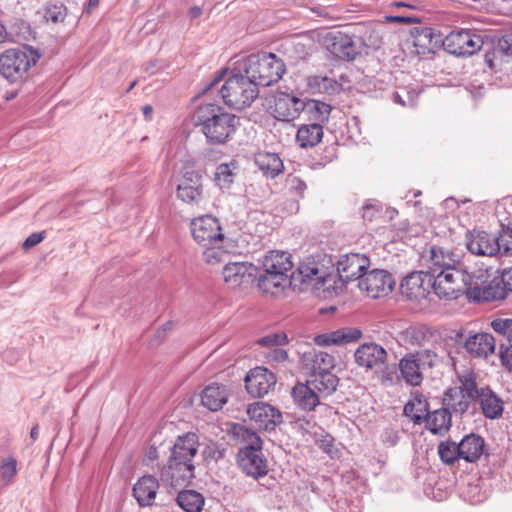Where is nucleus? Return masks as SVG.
I'll list each match as a JSON object with an SVG mask.
<instances>
[{
	"label": "nucleus",
	"mask_w": 512,
	"mask_h": 512,
	"mask_svg": "<svg viewBox=\"0 0 512 512\" xmlns=\"http://www.w3.org/2000/svg\"><path fill=\"white\" fill-rule=\"evenodd\" d=\"M426 428L435 435H444L451 427V413L447 408L436 409L428 412L424 419Z\"/></svg>",
	"instance_id": "nucleus-27"
},
{
	"label": "nucleus",
	"mask_w": 512,
	"mask_h": 512,
	"mask_svg": "<svg viewBox=\"0 0 512 512\" xmlns=\"http://www.w3.org/2000/svg\"><path fill=\"white\" fill-rule=\"evenodd\" d=\"M503 274L504 280L506 281V288H508L509 292H512V267L505 269Z\"/></svg>",
	"instance_id": "nucleus-63"
},
{
	"label": "nucleus",
	"mask_w": 512,
	"mask_h": 512,
	"mask_svg": "<svg viewBox=\"0 0 512 512\" xmlns=\"http://www.w3.org/2000/svg\"><path fill=\"white\" fill-rule=\"evenodd\" d=\"M302 112L307 114L312 122L323 125L329 120L331 106L325 102L312 99L305 102V108Z\"/></svg>",
	"instance_id": "nucleus-37"
},
{
	"label": "nucleus",
	"mask_w": 512,
	"mask_h": 512,
	"mask_svg": "<svg viewBox=\"0 0 512 512\" xmlns=\"http://www.w3.org/2000/svg\"><path fill=\"white\" fill-rule=\"evenodd\" d=\"M303 362L311 370V374L330 372L335 366V359L332 355L316 350L304 353Z\"/></svg>",
	"instance_id": "nucleus-26"
},
{
	"label": "nucleus",
	"mask_w": 512,
	"mask_h": 512,
	"mask_svg": "<svg viewBox=\"0 0 512 512\" xmlns=\"http://www.w3.org/2000/svg\"><path fill=\"white\" fill-rule=\"evenodd\" d=\"M188 15L191 19L199 18L202 15V9L199 6H193L189 9Z\"/></svg>",
	"instance_id": "nucleus-64"
},
{
	"label": "nucleus",
	"mask_w": 512,
	"mask_h": 512,
	"mask_svg": "<svg viewBox=\"0 0 512 512\" xmlns=\"http://www.w3.org/2000/svg\"><path fill=\"white\" fill-rule=\"evenodd\" d=\"M309 85L317 89L319 92L331 93L335 92L339 86L336 80L326 76H314L309 79Z\"/></svg>",
	"instance_id": "nucleus-47"
},
{
	"label": "nucleus",
	"mask_w": 512,
	"mask_h": 512,
	"mask_svg": "<svg viewBox=\"0 0 512 512\" xmlns=\"http://www.w3.org/2000/svg\"><path fill=\"white\" fill-rule=\"evenodd\" d=\"M193 121L195 126L200 128L207 142L224 144L235 132L237 118L215 103H205L196 109Z\"/></svg>",
	"instance_id": "nucleus-2"
},
{
	"label": "nucleus",
	"mask_w": 512,
	"mask_h": 512,
	"mask_svg": "<svg viewBox=\"0 0 512 512\" xmlns=\"http://www.w3.org/2000/svg\"><path fill=\"white\" fill-rule=\"evenodd\" d=\"M387 358V351L375 342L363 343L354 352L355 363L366 371L374 370L375 373L385 365Z\"/></svg>",
	"instance_id": "nucleus-12"
},
{
	"label": "nucleus",
	"mask_w": 512,
	"mask_h": 512,
	"mask_svg": "<svg viewBox=\"0 0 512 512\" xmlns=\"http://www.w3.org/2000/svg\"><path fill=\"white\" fill-rule=\"evenodd\" d=\"M17 472V462L14 458L5 459L0 466V475L3 480L9 481Z\"/></svg>",
	"instance_id": "nucleus-52"
},
{
	"label": "nucleus",
	"mask_w": 512,
	"mask_h": 512,
	"mask_svg": "<svg viewBox=\"0 0 512 512\" xmlns=\"http://www.w3.org/2000/svg\"><path fill=\"white\" fill-rule=\"evenodd\" d=\"M369 266L370 260L366 255L350 253L340 257L337 262V271L343 282H349L360 280Z\"/></svg>",
	"instance_id": "nucleus-14"
},
{
	"label": "nucleus",
	"mask_w": 512,
	"mask_h": 512,
	"mask_svg": "<svg viewBox=\"0 0 512 512\" xmlns=\"http://www.w3.org/2000/svg\"><path fill=\"white\" fill-rule=\"evenodd\" d=\"M275 385L276 376L265 367H255L245 377L246 390L252 397L265 396Z\"/></svg>",
	"instance_id": "nucleus-15"
},
{
	"label": "nucleus",
	"mask_w": 512,
	"mask_h": 512,
	"mask_svg": "<svg viewBox=\"0 0 512 512\" xmlns=\"http://www.w3.org/2000/svg\"><path fill=\"white\" fill-rule=\"evenodd\" d=\"M287 341H288V338H287L286 334L276 333V334L267 335V336H264V337L258 339L257 344H259L261 346L271 347L273 349L277 346L284 345L285 343H287Z\"/></svg>",
	"instance_id": "nucleus-51"
},
{
	"label": "nucleus",
	"mask_w": 512,
	"mask_h": 512,
	"mask_svg": "<svg viewBox=\"0 0 512 512\" xmlns=\"http://www.w3.org/2000/svg\"><path fill=\"white\" fill-rule=\"evenodd\" d=\"M203 454H204L205 458H210L214 461H218V460L224 458L225 449H222L219 446H217L215 443H212V444L206 446V448L203 451Z\"/></svg>",
	"instance_id": "nucleus-55"
},
{
	"label": "nucleus",
	"mask_w": 512,
	"mask_h": 512,
	"mask_svg": "<svg viewBox=\"0 0 512 512\" xmlns=\"http://www.w3.org/2000/svg\"><path fill=\"white\" fill-rule=\"evenodd\" d=\"M457 393L458 392L456 388H450L446 391L444 398V401H448L447 405L450 406V408L455 413H465L472 403H476L478 401L466 399L465 395H460L461 397L458 401H454L451 403V401L454 400V397L457 395Z\"/></svg>",
	"instance_id": "nucleus-45"
},
{
	"label": "nucleus",
	"mask_w": 512,
	"mask_h": 512,
	"mask_svg": "<svg viewBox=\"0 0 512 512\" xmlns=\"http://www.w3.org/2000/svg\"><path fill=\"white\" fill-rule=\"evenodd\" d=\"M415 355H417V360H419L421 367L428 366L431 368L435 365L437 355L433 351L424 350L422 352L416 353Z\"/></svg>",
	"instance_id": "nucleus-56"
},
{
	"label": "nucleus",
	"mask_w": 512,
	"mask_h": 512,
	"mask_svg": "<svg viewBox=\"0 0 512 512\" xmlns=\"http://www.w3.org/2000/svg\"><path fill=\"white\" fill-rule=\"evenodd\" d=\"M497 236L482 230H473L466 234V247L478 256H494L500 250Z\"/></svg>",
	"instance_id": "nucleus-16"
},
{
	"label": "nucleus",
	"mask_w": 512,
	"mask_h": 512,
	"mask_svg": "<svg viewBox=\"0 0 512 512\" xmlns=\"http://www.w3.org/2000/svg\"><path fill=\"white\" fill-rule=\"evenodd\" d=\"M460 386L459 393L460 395H465L466 399L470 400H478L480 397V392L483 391V388H478L475 378L472 374H466L459 378Z\"/></svg>",
	"instance_id": "nucleus-44"
},
{
	"label": "nucleus",
	"mask_w": 512,
	"mask_h": 512,
	"mask_svg": "<svg viewBox=\"0 0 512 512\" xmlns=\"http://www.w3.org/2000/svg\"><path fill=\"white\" fill-rule=\"evenodd\" d=\"M331 46L332 52L343 59L353 60L357 54L354 42L347 36L335 37Z\"/></svg>",
	"instance_id": "nucleus-40"
},
{
	"label": "nucleus",
	"mask_w": 512,
	"mask_h": 512,
	"mask_svg": "<svg viewBox=\"0 0 512 512\" xmlns=\"http://www.w3.org/2000/svg\"><path fill=\"white\" fill-rule=\"evenodd\" d=\"M319 273V269L314 265H301L298 267L297 271L292 272L290 275V279L292 280V286L295 288L297 286L296 282L299 281L304 283L310 279H313Z\"/></svg>",
	"instance_id": "nucleus-46"
},
{
	"label": "nucleus",
	"mask_w": 512,
	"mask_h": 512,
	"mask_svg": "<svg viewBox=\"0 0 512 512\" xmlns=\"http://www.w3.org/2000/svg\"><path fill=\"white\" fill-rule=\"evenodd\" d=\"M501 47L505 49L507 53L512 54V32L503 38Z\"/></svg>",
	"instance_id": "nucleus-62"
},
{
	"label": "nucleus",
	"mask_w": 512,
	"mask_h": 512,
	"mask_svg": "<svg viewBox=\"0 0 512 512\" xmlns=\"http://www.w3.org/2000/svg\"><path fill=\"white\" fill-rule=\"evenodd\" d=\"M247 414L252 421L258 424L259 428L274 430L283 422L281 412L268 403L256 402L249 405Z\"/></svg>",
	"instance_id": "nucleus-19"
},
{
	"label": "nucleus",
	"mask_w": 512,
	"mask_h": 512,
	"mask_svg": "<svg viewBox=\"0 0 512 512\" xmlns=\"http://www.w3.org/2000/svg\"><path fill=\"white\" fill-rule=\"evenodd\" d=\"M220 94L227 106L241 110L252 104L258 97L259 89L246 74H235L225 81Z\"/></svg>",
	"instance_id": "nucleus-6"
},
{
	"label": "nucleus",
	"mask_w": 512,
	"mask_h": 512,
	"mask_svg": "<svg viewBox=\"0 0 512 512\" xmlns=\"http://www.w3.org/2000/svg\"><path fill=\"white\" fill-rule=\"evenodd\" d=\"M396 368L393 365L389 367L387 363L378 369V373H375L382 382H393Z\"/></svg>",
	"instance_id": "nucleus-57"
},
{
	"label": "nucleus",
	"mask_w": 512,
	"mask_h": 512,
	"mask_svg": "<svg viewBox=\"0 0 512 512\" xmlns=\"http://www.w3.org/2000/svg\"><path fill=\"white\" fill-rule=\"evenodd\" d=\"M178 185L204 187L203 176L200 171L190 167H185Z\"/></svg>",
	"instance_id": "nucleus-48"
},
{
	"label": "nucleus",
	"mask_w": 512,
	"mask_h": 512,
	"mask_svg": "<svg viewBox=\"0 0 512 512\" xmlns=\"http://www.w3.org/2000/svg\"><path fill=\"white\" fill-rule=\"evenodd\" d=\"M286 186L290 192L301 198L304 196V192L307 189L306 183L300 177L292 174L287 176Z\"/></svg>",
	"instance_id": "nucleus-50"
},
{
	"label": "nucleus",
	"mask_w": 512,
	"mask_h": 512,
	"mask_svg": "<svg viewBox=\"0 0 512 512\" xmlns=\"http://www.w3.org/2000/svg\"><path fill=\"white\" fill-rule=\"evenodd\" d=\"M38 56L22 49H8L0 55V73L10 82L22 80L32 64H35Z\"/></svg>",
	"instance_id": "nucleus-8"
},
{
	"label": "nucleus",
	"mask_w": 512,
	"mask_h": 512,
	"mask_svg": "<svg viewBox=\"0 0 512 512\" xmlns=\"http://www.w3.org/2000/svg\"><path fill=\"white\" fill-rule=\"evenodd\" d=\"M308 381L317 391L319 396H329L336 390L339 379L334 373H332V371H330L311 374Z\"/></svg>",
	"instance_id": "nucleus-35"
},
{
	"label": "nucleus",
	"mask_w": 512,
	"mask_h": 512,
	"mask_svg": "<svg viewBox=\"0 0 512 512\" xmlns=\"http://www.w3.org/2000/svg\"><path fill=\"white\" fill-rule=\"evenodd\" d=\"M446 51L457 56H470L478 52L484 42L480 35L471 30H453L443 39Z\"/></svg>",
	"instance_id": "nucleus-9"
},
{
	"label": "nucleus",
	"mask_w": 512,
	"mask_h": 512,
	"mask_svg": "<svg viewBox=\"0 0 512 512\" xmlns=\"http://www.w3.org/2000/svg\"><path fill=\"white\" fill-rule=\"evenodd\" d=\"M198 447L199 439L195 433L176 438L167 462L159 468V479L163 485L177 488L190 484L195 477Z\"/></svg>",
	"instance_id": "nucleus-1"
},
{
	"label": "nucleus",
	"mask_w": 512,
	"mask_h": 512,
	"mask_svg": "<svg viewBox=\"0 0 512 512\" xmlns=\"http://www.w3.org/2000/svg\"><path fill=\"white\" fill-rule=\"evenodd\" d=\"M190 227L194 240L200 246L217 245L225 241L219 220L216 217L205 215L195 218L191 221Z\"/></svg>",
	"instance_id": "nucleus-11"
},
{
	"label": "nucleus",
	"mask_w": 512,
	"mask_h": 512,
	"mask_svg": "<svg viewBox=\"0 0 512 512\" xmlns=\"http://www.w3.org/2000/svg\"><path fill=\"white\" fill-rule=\"evenodd\" d=\"M385 19L387 22H396V23L405 24V25L420 22V19L418 17L410 16V15H397V16L390 15V16H386Z\"/></svg>",
	"instance_id": "nucleus-58"
},
{
	"label": "nucleus",
	"mask_w": 512,
	"mask_h": 512,
	"mask_svg": "<svg viewBox=\"0 0 512 512\" xmlns=\"http://www.w3.org/2000/svg\"><path fill=\"white\" fill-rule=\"evenodd\" d=\"M176 502L185 512H201L204 497L195 490H183L179 492Z\"/></svg>",
	"instance_id": "nucleus-38"
},
{
	"label": "nucleus",
	"mask_w": 512,
	"mask_h": 512,
	"mask_svg": "<svg viewBox=\"0 0 512 512\" xmlns=\"http://www.w3.org/2000/svg\"><path fill=\"white\" fill-rule=\"evenodd\" d=\"M432 289L437 296L445 299H456L461 294H466L473 285L474 276L469 274L461 262L436 274H431Z\"/></svg>",
	"instance_id": "nucleus-5"
},
{
	"label": "nucleus",
	"mask_w": 512,
	"mask_h": 512,
	"mask_svg": "<svg viewBox=\"0 0 512 512\" xmlns=\"http://www.w3.org/2000/svg\"><path fill=\"white\" fill-rule=\"evenodd\" d=\"M323 137V125L311 122L299 127L296 135V141L302 148L316 146Z\"/></svg>",
	"instance_id": "nucleus-32"
},
{
	"label": "nucleus",
	"mask_w": 512,
	"mask_h": 512,
	"mask_svg": "<svg viewBox=\"0 0 512 512\" xmlns=\"http://www.w3.org/2000/svg\"><path fill=\"white\" fill-rule=\"evenodd\" d=\"M238 170L239 164L236 160L219 164L216 167L213 181L219 188L228 189L234 183Z\"/></svg>",
	"instance_id": "nucleus-36"
},
{
	"label": "nucleus",
	"mask_w": 512,
	"mask_h": 512,
	"mask_svg": "<svg viewBox=\"0 0 512 512\" xmlns=\"http://www.w3.org/2000/svg\"><path fill=\"white\" fill-rule=\"evenodd\" d=\"M362 211V217L366 221H372L380 212L379 209L372 204H366L363 206Z\"/></svg>",
	"instance_id": "nucleus-60"
},
{
	"label": "nucleus",
	"mask_w": 512,
	"mask_h": 512,
	"mask_svg": "<svg viewBox=\"0 0 512 512\" xmlns=\"http://www.w3.org/2000/svg\"><path fill=\"white\" fill-rule=\"evenodd\" d=\"M44 239V233H32L30 236L26 238L23 242L24 249H30L36 245H38Z\"/></svg>",
	"instance_id": "nucleus-59"
},
{
	"label": "nucleus",
	"mask_w": 512,
	"mask_h": 512,
	"mask_svg": "<svg viewBox=\"0 0 512 512\" xmlns=\"http://www.w3.org/2000/svg\"><path fill=\"white\" fill-rule=\"evenodd\" d=\"M362 337V331L357 328L339 329L315 336L314 341L319 346L341 345L352 343Z\"/></svg>",
	"instance_id": "nucleus-24"
},
{
	"label": "nucleus",
	"mask_w": 512,
	"mask_h": 512,
	"mask_svg": "<svg viewBox=\"0 0 512 512\" xmlns=\"http://www.w3.org/2000/svg\"><path fill=\"white\" fill-rule=\"evenodd\" d=\"M291 396L295 404L304 411H312L320 404V396L308 380L306 383L298 382L293 387Z\"/></svg>",
	"instance_id": "nucleus-22"
},
{
	"label": "nucleus",
	"mask_w": 512,
	"mask_h": 512,
	"mask_svg": "<svg viewBox=\"0 0 512 512\" xmlns=\"http://www.w3.org/2000/svg\"><path fill=\"white\" fill-rule=\"evenodd\" d=\"M499 357L502 365L508 370H512V345L507 341L500 344Z\"/></svg>",
	"instance_id": "nucleus-54"
},
{
	"label": "nucleus",
	"mask_w": 512,
	"mask_h": 512,
	"mask_svg": "<svg viewBox=\"0 0 512 512\" xmlns=\"http://www.w3.org/2000/svg\"><path fill=\"white\" fill-rule=\"evenodd\" d=\"M495 338L485 332L469 336L464 342L466 352L474 358H486L495 350Z\"/></svg>",
	"instance_id": "nucleus-21"
},
{
	"label": "nucleus",
	"mask_w": 512,
	"mask_h": 512,
	"mask_svg": "<svg viewBox=\"0 0 512 512\" xmlns=\"http://www.w3.org/2000/svg\"><path fill=\"white\" fill-rule=\"evenodd\" d=\"M243 70L258 88L277 83L285 73L286 66L283 60L274 53L261 52L249 55L245 59Z\"/></svg>",
	"instance_id": "nucleus-4"
},
{
	"label": "nucleus",
	"mask_w": 512,
	"mask_h": 512,
	"mask_svg": "<svg viewBox=\"0 0 512 512\" xmlns=\"http://www.w3.org/2000/svg\"><path fill=\"white\" fill-rule=\"evenodd\" d=\"M498 216L500 217L502 226L500 235L497 237L500 242V250L498 253L501 256H512V218H502L499 211Z\"/></svg>",
	"instance_id": "nucleus-39"
},
{
	"label": "nucleus",
	"mask_w": 512,
	"mask_h": 512,
	"mask_svg": "<svg viewBox=\"0 0 512 512\" xmlns=\"http://www.w3.org/2000/svg\"><path fill=\"white\" fill-rule=\"evenodd\" d=\"M305 108V102L290 94L281 93L275 99L274 116L281 121H291Z\"/></svg>",
	"instance_id": "nucleus-20"
},
{
	"label": "nucleus",
	"mask_w": 512,
	"mask_h": 512,
	"mask_svg": "<svg viewBox=\"0 0 512 512\" xmlns=\"http://www.w3.org/2000/svg\"><path fill=\"white\" fill-rule=\"evenodd\" d=\"M254 162L258 169L270 178H275L284 169L283 162L276 153L259 152L255 155Z\"/></svg>",
	"instance_id": "nucleus-30"
},
{
	"label": "nucleus",
	"mask_w": 512,
	"mask_h": 512,
	"mask_svg": "<svg viewBox=\"0 0 512 512\" xmlns=\"http://www.w3.org/2000/svg\"><path fill=\"white\" fill-rule=\"evenodd\" d=\"M269 357L273 360V361H276V362H283L285 360H287L288 358V353L286 350L282 349V348H279V346L273 348L270 353H269Z\"/></svg>",
	"instance_id": "nucleus-61"
},
{
	"label": "nucleus",
	"mask_w": 512,
	"mask_h": 512,
	"mask_svg": "<svg viewBox=\"0 0 512 512\" xmlns=\"http://www.w3.org/2000/svg\"><path fill=\"white\" fill-rule=\"evenodd\" d=\"M227 391L223 385L213 383L202 392L201 402L211 411L220 410L227 402Z\"/></svg>",
	"instance_id": "nucleus-31"
},
{
	"label": "nucleus",
	"mask_w": 512,
	"mask_h": 512,
	"mask_svg": "<svg viewBox=\"0 0 512 512\" xmlns=\"http://www.w3.org/2000/svg\"><path fill=\"white\" fill-rule=\"evenodd\" d=\"M66 16L67 10L63 4H50L45 9L44 18L48 22L60 23L65 20Z\"/></svg>",
	"instance_id": "nucleus-49"
},
{
	"label": "nucleus",
	"mask_w": 512,
	"mask_h": 512,
	"mask_svg": "<svg viewBox=\"0 0 512 512\" xmlns=\"http://www.w3.org/2000/svg\"><path fill=\"white\" fill-rule=\"evenodd\" d=\"M438 454L441 461L446 465H453L461 459L459 445L454 441H443L438 446Z\"/></svg>",
	"instance_id": "nucleus-42"
},
{
	"label": "nucleus",
	"mask_w": 512,
	"mask_h": 512,
	"mask_svg": "<svg viewBox=\"0 0 512 512\" xmlns=\"http://www.w3.org/2000/svg\"><path fill=\"white\" fill-rule=\"evenodd\" d=\"M491 327L493 330L506 337V339L510 338V333H512V319H496L491 322Z\"/></svg>",
	"instance_id": "nucleus-53"
},
{
	"label": "nucleus",
	"mask_w": 512,
	"mask_h": 512,
	"mask_svg": "<svg viewBox=\"0 0 512 512\" xmlns=\"http://www.w3.org/2000/svg\"><path fill=\"white\" fill-rule=\"evenodd\" d=\"M177 197L191 205H199L204 198V187L177 185Z\"/></svg>",
	"instance_id": "nucleus-41"
},
{
	"label": "nucleus",
	"mask_w": 512,
	"mask_h": 512,
	"mask_svg": "<svg viewBox=\"0 0 512 512\" xmlns=\"http://www.w3.org/2000/svg\"><path fill=\"white\" fill-rule=\"evenodd\" d=\"M292 267L293 262L288 252L271 251L264 257V273L258 276V288L264 294L281 295L286 288L292 287V280L288 275Z\"/></svg>",
	"instance_id": "nucleus-3"
},
{
	"label": "nucleus",
	"mask_w": 512,
	"mask_h": 512,
	"mask_svg": "<svg viewBox=\"0 0 512 512\" xmlns=\"http://www.w3.org/2000/svg\"><path fill=\"white\" fill-rule=\"evenodd\" d=\"M428 262L429 270L426 271L429 274H436L442 269H446L456 263L460 262L455 259L454 254L450 251L444 250L442 247L431 246L429 250Z\"/></svg>",
	"instance_id": "nucleus-28"
},
{
	"label": "nucleus",
	"mask_w": 512,
	"mask_h": 512,
	"mask_svg": "<svg viewBox=\"0 0 512 512\" xmlns=\"http://www.w3.org/2000/svg\"><path fill=\"white\" fill-rule=\"evenodd\" d=\"M396 285L393 275L383 269H373L364 273L358 282V287L366 295L378 299L389 295Z\"/></svg>",
	"instance_id": "nucleus-10"
},
{
	"label": "nucleus",
	"mask_w": 512,
	"mask_h": 512,
	"mask_svg": "<svg viewBox=\"0 0 512 512\" xmlns=\"http://www.w3.org/2000/svg\"><path fill=\"white\" fill-rule=\"evenodd\" d=\"M227 240L224 242L218 243L217 245H207L202 246L204 248L203 251V259L208 264H217L224 261L225 256L227 255Z\"/></svg>",
	"instance_id": "nucleus-43"
},
{
	"label": "nucleus",
	"mask_w": 512,
	"mask_h": 512,
	"mask_svg": "<svg viewBox=\"0 0 512 512\" xmlns=\"http://www.w3.org/2000/svg\"><path fill=\"white\" fill-rule=\"evenodd\" d=\"M159 488L158 480L152 475H144L133 487V495L141 506H151Z\"/></svg>",
	"instance_id": "nucleus-23"
},
{
	"label": "nucleus",
	"mask_w": 512,
	"mask_h": 512,
	"mask_svg": "<svg viewBox=\"0 0 512 512\" xmlns=\"http://www.w3.org/2000/svg\"><path fill=\"white\" fill-rule=\"evenodd\" d=\"M246 445L238 452V464L242 471L254 478L268 472L267 461L262 454V440L253 431L246 429L242 434Z\"/></svg>",
	"instance_id": "nucleus-7"
},
{
	"label": "nucleus",
	"mask_w": 512,
	"mask_h": 512,
	"mask_svg": "<svg viewBox=\"0 0 512 512\" xmlns=\"http://www.w3.org/2000/svg\"><path fill=\"white\" fill-rule=\"evenodd\" d=\"M509 290L506 288V281L504 274L501 277H496L491 280L484 287H479L477 281L473 280V285L468 290V299L472 301H496L504 299Z\"/></svg>",
	"instance_id": "nucleus-17"
},
{
	"label": "nucleus",
	"mask_w": 512,
	"mask_h": 512,
	"mask_svg": "<svg viewBox=\"0 0 512 512\" xmlns=\"http://www.w3.org/2000/svg\"><path fill=\"white\" fill-rule=\"evenodd\" d=\"M431 274L424 271H415L407 275L401 282V294L408 300L419 301L424 299L432 288Z\"/></svg>",
	"instance_id": "nucleus-13"
},
{
	"label": "nucleus",
	"mask_w": 512,
	"mask_h": 512,
	"mask_svg": "<svg viewBox=\"0 0 512 512\" xmlns=\"http://www.w3.org/2000/svg\"><path fill=\"white\" fill-rule=\"evenodd\" d=\"M458 445L461 459L474 463L483 454L485 443L481 436L471 433L466 435Z\"/></svg>",
	"instance_id": "nucleus-25"
},
{
	"label": "nucleus",
	"mask_w": 512,
	"mask_h": 512,
	"mask_svg": "<svg viewBox=\"0 0 512 512\" xmlns=\"http://www.w3.org/2000/svg\"><path fill=\"white\" fill-rule=\"evenodd\" d=\"M399 369L403 379L413 385L417 386L422 381L421 366L417 355L408 354L404 356L399 363Z\"/></svg>",
	"instance_id": "nucleus-34"
},
{
	"label": "nucleus",
	"mask_w": 512,
	"mask_h": 512,
	"mask_svg": "<svg viewBox=\"0 0 512 512\" xmlns=\"http://www.w3.org/2000/svg\"><path fill=\"white\" fill-rule=\"evenodd\" d=\"M223 279L231 288L249 285L256 277V268L249 262L226 263L223 271Z\"/></svg>",
	"instance_id": "nucleus-18"
},
{
	"label": "nucleus",
	"mask_w": 512,
	"mask_h": 512,
	"mask_svg": "<svg viewBox=\"0 0 512 512\" xmlns=\"http://www.w3.org/2000/svg\"><path fill=\"white\" fill-rule=\"evenodd\" d=\"M477 402L480 403L485 417L489 419L499 418L503 413V401L489 387L483 388Z\"/></svg>",
	"instance_id": "nucleus-29"
},
{
	"label": "nucleus",
	"mask_w": 512,
	"mask_h": 512,
	"mask_svg": "<svg viewBox=\"0 0 512 512\" xmlns=\"http://www.w3.org/2000/svg\"><path fill=\"white\" fill-rule=\"evenodd\" d=\"M429 404L426 398L420 394L415 393L412 399L404 406V414L414 424H421L426 416H428Z\"/></svg>",
	"instance_id": "nucleus-33"
}]
</instances>
